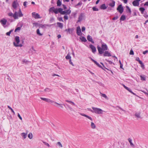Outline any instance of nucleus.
<instances>
[{"label": "nucleus", "instance_id": "864d4df0", "mask_svg": "<svg viewBox=\"0 0 148 148\" xmlns=\"http://www.w3.org/2000/svg\"><path fill=\"white\" fill-rule=\"evenodd\" d=\"M69 63L71 64L73 66H74V64H73V62H72V61H71V59H70L69 60Z\"/></svg>", "mask_w": 148, "mask_h": 148}, {"label": "nucleus", "instance_id": "3c124183", "mask_svg": "<svg viewBox=\"0 0 148 148\" xmlns=\"http://www.w3.org/2000/svg\"><path fill=\"white\" fill-rule=\"evenodd\" d=\"M22 62L23 63H25V64H27L28 61L26 60H22Z\"/></svg>", "mask_w": 148, "mask_h": 148}, {"label": "nucleus", "instance_id": "6e6d98bb", "mask_svg": "<svg viewBox=\"0 0 148 148\" xmlns=\"http://www.w3.org/2000/svg\"><path fill=\"white\" fill-rule=\"evenodd\" d=\"M118 17H119L118 16H116L115 17H113L112 18V20H116L118 18Z\"/></svg>", "mask_w": 148, "mask_h": 148}, {"label": "nucleus", "instance_id": "9d476101", "mask_svg": "<svg viewBox=\"0 0 148 148\" xmlns=\"http://www.w3.org/2000/svg\"><path fill=\"white\" fill-rule=\"evenodd\" d=\"M84 15V14L83 13H81L79 16L78 20L77 23L80 22L83 19Z\"/></svg>", "mask_w": 148, "mask_h": 148}, {"label": "nucleus", "instance_id": "6e6552de", "mask_svg": "<svg viewBox=\"0 0 148 148\" xmlns=\"http://www.w3.org/2000/svg\"><path fill=\"white\" fill-rule=\"evenodd\" d=\"M32 16L35 19L41 18L40 15L38 13H36L35 12H33L32 13Z\"/></svg>", "mask_w": 148, "mask_h": 148}, {"label": "nucleus", "instance_id": "dca6fc26", "mask_svg": "<svg viewBox=\"0 0 148 148\" xmlns=\"http://www.w3.org/2000/svg\"><path fill=\"white\" fill-rule=\"evenodd\" d=\"M17 1H14L12 3V6L14 9H16L17 7Z\"/></svg>", "mask_w": 148, "mask_h": 148}, {"label": "nucleus", "instance_id": "0eeeda50", "mask_svg": "<svg viewBox=\"0 0 148 148\" xmlns=\"http://www.w3.org/2000/svg\"><path fill=\"white\" fill-rule=\"evenodd\" d=\"M40 99L44 101H45L49 103H53L54 102V101L51 100L50 99L46 98H43L41 97H40Z\"/></svg>", "mask_w": 148, "mask_h": 148}, {"label": "nucleus", "instance_id": "4d7b16f0", "mask_svg": "<svg viewBox=\"0 0 148 148\" xmlns=\"http://www.w3.org/2000/svg\"><path fill=\"white\" fill-rule=\"evenodd\" d=\"M57 144L59 145V146H60L61 147H62V144L60 142H58L57 143Z\"/></svg>", "mask_w": 148, "mask_h": 148}, {"label": "nucleus", "instance_id": "bb28decb", "mask_svg": "<svg viewBox=\"0 0 148 148\" xmlns=\"http://www.w3.org/2000/svg\"><path fill=\"white\" fill-rule=\"evenodd\" d=\"M129 143H130V145L132 147H134V145L132 142V140L130 138H129L128 139Z\"/></svg>", "mask_w": 148, "mask_h": 148}, {"label": "nucleus", "instance_id": "603ef678", "mask_svg": "<svg viewBox=\"0 0 148 148\" xmlns=\"http://www.w3.org/2000/svg\"><path fill=\"white\" fill-rule=\"evenodd\" d=\"M71 31V29H70V28H68L67 29H66L65 30V31L69 32V34H71V33H70Z\"/></svg>", "mask_w": 148, "mask_h": 148}, {"label": "nucleus", "instance_id": "774afa93", "mask_svg": "<svg viewBox=\"0 0 148 148\" xmlns=\"http://www.w3.org/2000/svg\"><path fill=\"white\" fill-rule=\"evenodd\" d=\"M143 16L145 18H147L148 17V15L146 14H145Z\"/></svg>", "mask_w": 148, "mask_h": 148}, {"label": "nucleus", "instance_id": "4be33fe9", "mask_svg": "<svg viewBox=\"0 0 148 148\" xmlns=\"http://www.w3.org/2000/svg\"><path fill=\"white\" fill-rule=\"evenodd\" d=\"M23 16V14H22L21 9H19V12L17 13V16L21 17H22Z\"/></svg>", "mask_w": 148, "mask_h": 148}, {"label": "nucleus", "instance_id": "f03ea898", "mask_svg": "<svg viewBox=\"0 0 148 148\" xmlns=\"http://www.w3.org/2000/svg\"><path fill=\"white\" fill-rule=\"evenodd\" d=\"M15 40L16 43L15 42H13V44L14 46L16 47H21L23 46V45L22 44H19L20 42L19 37V36H16L15 37Z\"/></svg>", "mask_w": 148, "mask_h": 148}, {"label": "nucleus", "instance_id": "f8f14e48", "mask_svg": "<svg viewBox=\"0 0 148 148\" xmlns=\"http://www.w3.org/2000/svg\"><path fill=\"white\" fill-rule=\"evenodd\" d=\"M103 56H108L110 57L111 56V55L110 53L108 51H106L103 53Z\"/></svg>", "mask_w": 148, "mask_h": 148}, {"label": "nucleus", "instance_id": "a19ab883", "mask_svg": "<svg viewBox=\"0 0 148 148\" xmlns=\"http://www.w3.org/2000/svg\"><path fill=\"white\" fill-rule=\"evenodd\" d=\"M37 34L39 35V36H42V34L40 33V30L39 29H38L36 30Z\"/></svg>", "mask_w": 148, "mask_h": 148}, {"label": "nucleus", "instance_id": "1a4fd4ad", "mask_svg": "<svg viewBox=\"0 0 148 148\" xmlns=\"http://www.w3.org/2000/svg\"><path fill=\"white\" fill-rule=\"evenodd\" d=\"M76 33L78 36H81L82 35V33L80 27L79 26L77 27L76 29Z\"/></svg>", "mask_w": 148, "mask_h": 148}, {"label": "nucleus", "instance_id": "0e129e2a", "mask_svg": "<svg viewBox=\"0 0 148 148\" xmlns=\"http://www.w3.org/2000/svg\"><path fill=\"white\" fill-rule=\"evenodd\" d=\"M148 52V50H147L145 51H144L143 53V54H145L146 53H147Z\"/></svg>", "mask_w": 148, "mask_h": 148}, {"label": "nucleus", "instance_id": "680f3d73", "mask_svg": "<svg viewBox=\"0 0 148 148\" xmlns=\"http://www.w3.org/2000/svg\"><path fill=\"white\" fill-rule=\"evenodd\" d=\"M85 27H83L82 28V32H84V31L85 30Z\"/></svg>", "mask_w": 148, "mask_h": 148}, {"label": "nucleus", "instance_id": "4c0bfd02", "mask_svg": "<svg viewBox=\"0 0 148 148\" xmlns=\"http://www.w3.org/2000/svg\"><path fill=\"white\" fill-rule=\"evenodd\" d=\"M13 30L11 29L9 32L6 33V34L7 36H10L11 33L13 32Z\"/></svg>", "mask_w": 148, "mask_h": 148}, {"label": "nucleus", "instance_id": "f257e3e1", "mask_svg": "<svg viewBox=\"0 0 148 148\" xmlns=\"http://www.w3.org/2000/svg\"><path fill=\"white\" fill-rule=\"evenodd\" d=\"M101 48L99 46L97 47L99 53L100 54H102L104 53V51L107 50L108 49V47L106 44L102 42H101Z\"/></svg>", "mask_w": 148, "mask_h": 148}, {"label": "nucleus", "instance_id": "2f4dec72", "mask_svg": "<svg viewBox=\"0 0 148 148\" xmlns=\"http://www.w3.org/2000/svg\"><path fill=\"white\" fill-rule=\"evenodd\" d=\"M65 58L66 59H71V57L70 55L69 54V53L67 54V55L66 56Z\"/></svg>", "mask_w": 148, "mask_h": 148}, {"label": "nucleus", "instance_id": "c756f323", "mask_svg": "<svg viewBox=\"0 0 148 148\" xmlns=\"http://www.w3.org/2000/svg\"><path fill=\"white\" fill-rule=\"evenodd\" d=\"M57 6H60L62 4L61 2L60 1V0H58L57 2Z\"/></svg>", "mask_w": 148, "mask_h": 148}, {"label": "nucleus", "instance_id": "39448f33", "mask_svg": "<svg viewBox=\"0 0 148 148\" xmlns=\"http://www.w3.org/2000/svg\"><path fill=\"white\" fill-rule=\"evenodd\" d=\"M8 15L9 16L13 17L15 19L18 18L17 13L16 12H15L14 14L11 12H9Z\"/></svg>", "mask_w": 148, "mask_h": 148}, {"label": "nucleus", "instance_id": "b1692460", "mask_svg": "<svg viewBox=\"0 0 148 148\" xmlns=\"http://www.w3.org/2000/svg\"><path fill=\"white\" fill-rule=\"evenodd\" d=\"M80 39L82 42H86L87 41V40L86 38L84 36H82V37H80Z\"/></svg>", "mask_w": 148, "mask_h": 148}, {"label": "nucleus", "instance_id": "20e7f679", "mask_svg": "<svg viewBox=\"0 0 148 148\" xmlns=\"http://www.w3.org/2000/svg\"><path fill=\"white\" fill-rule=\"evenodd\" d=\"M92 108L94 111V112H95L96 114H100L102 113L103 110L100 108H95L94 107H92Z\"/></svg>", "mask_w": 148, "mask_h": 148}, {"label": "nucleus", "instance_id": "7c9ffc66", "mask_svg": "<svg viewBox=\"0 0 148 148\" xmlns=\"http://www.w3.org/2000/svg\"><path fill=\"white\" fill-rule=\"evenodd\" d=\"M21 134L24 139H25L27 137V134L25 133H22Z\"/></svg>", "mask_w": 148, "mask_h": 148}, {"label": "nucleus", "instance_id": "13d9d810", "mask_svg": "<svg viewBox=\"0 0 148 148\" xmlns=\"http://www.w3.org/2000/svg\"><path fill=\"white\" fill-rule=\"evenodd\" d=\"M62 6H63V9L64 10L66 9H67V7L64 4H62Z\"/></svg>", "mask_w": 148, "mask_h": 148}, {"label": "nucleus", "instance_id": "58836bf2", "mask_svg": "<svg viewBox=\"0 0 148 148\" xmlns=\"http://www.w3.org/2000/svg\"><path fill=\"white\" fill-rule=\"evenodd\" d=\"M28 137L30 139H31L32 138V133H29L28 135Z\"/></svg>", "mask_w": 148, "mask_h": 148}, {"label": "nucleus", "instance_id": "72a5a7b5", "mask_svg": "<svg viewBox=\"0 0 148 148\" xmlns=\"http://www.w3.org/2000/svg\"><path fill=\"white\" fill-rule=\"evenodd\" d=\"M59 8L57 9L56 8L55 9L54 8V10H53V12L56 14H57L58 13V12H59Z\"/></svg>", "mask_w": 148, "mask_h": 148}, {"label": "nucleus", "instance_id": "aec40b11", "mask_svg": "<svg viewBox=\"0 0 148 148\" xmlns=\"http://www.w3.org/2000/svg\"><path fill=\"white\" fill-rule=\"evenodd\" d=\"M52 25H50L48 24H40V27H41L42 28H43V27H45L46 28L47 27H50Z\"/></svg>", "mask_w": 148, "mask_h": 148}, {"label": "nucleus", "instance_id": "393cba45", "mask_svg": "<svg viewBox=\"0 0 148 148\" xmlns=\"http://www.w3.org/2000/svg\"><path fill=\"white\" fill-rule=\"evenodd\" d=\"M57 24L59 27L60 28H62L63 27V24L62 23L60 22H58L57 23Z\"/></svg>", "mask_w": 148, "mask_h": 148}, {"label": "nucleus", "instance_id": "6ab92c4d", "mask_svg": "<svg viewBox=\"0 0 148 148\" xmlns=\"http://www.w3.org/2000/svg\"><path fill=\"white\" fill-rule=\"evenodd\" d=\"M107 8V7L106 6L105 4H103L101 5L100 6V8L101 9L105 10Z\"/></svg>", "mask_w": 148, "mask_h": 148}, {"label": "nucleus", "instance_id": "49530a36", "mask_svg": "<svg viewBox=\"0 0 148 148\" xmlns=\"http://www.w3.org/2000/svg\"><path fill=\"white\" fill-rule=\"evenodd\" d=\"M45 92H49L51 90L48 88H46L44 90Z\"/></svg>", "mask_w": 148, "mask_h": 148}, {"label": "nucleus", "instance_id": "f704fd0d", "mask_svg": "<svg viewBox=\"0 0 148 148\" xmlns=\"http://www.w3.org/2000/svg\"><path fill=\"white\" fill-rule=\"evenodd\" d=\"M8 107L9 109L11 110L12 112L13 113V114L15 115V113L14 111L13 110V109L10 106H8Z\"/></svg>", "mask_w": 148, "mask_h": 148}, {"label": "nucleus", "instance_id": "2eb2a0df", "mask_svg": "<svg viewBox=\"0 0 148 148\" xmlns=\"http://www.w3.org/2000/svg\"><path fill=\"white\" fill-rule=\"evenodd\" d=\"M79 114L80 115H81L82 116H85L87 118H88V119H89L91 121H92V118L91 117H90L89 116H88L85 114H83V113H79Z\"/></svg>", "mask_w": 148, "mask_h": 148}, {"label": "nucleus", "instance_id": "473e14b6", "mask_svg": "<svg viewBox=\"0 0 148 148\" xmlns=\"http://www.w3.org/2000/svg\"><path fill=\"white\" fill-rule=\"evenodd\" d=\"M91 127L93 129H94L95 128L96 126L95 124L93 122L91 123Z\"/></svg>", "mask_w": 148, "mask_h": 148}, {"label": "nucleus", "instance_id": "c9c22d12", "mask_svg": "<svg viewBox=\"0 0 148 148\" xmlns=\"http://www.w3.org/2000/svg\"><path fill=\"white\" fill-rule=\"evenodd\" d=\"M65 101L68 102V103H69L74 106H75V103L73 102V101H69V100H65Z\"/></svg>", "mask_w": 148, "mask_h": 148}, {"label": "nucleus", "instance_id": "ddd939ff", "mask_svg": "<svg viewBox=\"0 0 148 148\" xmlns=\"http://www.w3.org/2000/svg\"><path fill=\"white\" fill-rule=\"evenodd\" d=\"M87 39L89 41L91 42L92 43L94 44V41L92 39V37L89 35H88L87 36Z\"/></svg>", "mask_w": 148, "mask_h": 148}, {"label": "nucleus", "instance_id": "5fc2aeb1", "mask_svg": "<svg viewBox=\"0 0 148 148\" xmlns=\"http://www.w3.org/2000/svg\"><path fill=\"white\" fill-rule=\"evenodd\" d=\"M106 61H107L108 62H109V64H111L112 63V62L111 61H110L107 59H106Z\"/></svg>", "mask_w": 148, "mask_h": 148}, {"label": "nucleus", "instance_id": "a878e982", "mask_svg": "<svg viewBox=\"0 0 148 148\" xmlns=\"http://www.w3.org/2000/svg\"><path fill=\"white\" fill-rule=\"evenodd\" d=\"M139 9L141 13L142 14H143L145 10V8L143 7H141L139 8Z\"/></svg>", "mask_w": 148, "mask_h": 148}, {"label": "nucleus", "instance_id": "09e8293b", "mask_svg": "<svg viewBox=\"0 0 148 148\" xmlns=\"http://www.w3.org/2000/svg\"><path fill=\"white\" fill-rule=\"evenodd\" d=\"M130 55H134V52L133 51V50L132 49H131L130 51Z\"/></svg>", "mask_w": 148, "mask_h": 148}, {"label": "nucleus", "instance_id": "e2e57ef3", "mask_svg": "<svg viewBox=\"0 0 148 148\" xmlns=\"http://www.w3.org/2000/svg\"><path fill=\"white\" fill-rule=\"evenodd\" d=\"M141 67L143 69H144L145 68L144 65L143 63H142V64H140Z\"/></svg>", "mask_w": 148, "mask_h": 148}, {"label": "nucleus", "instance_id": "7ed1b4c3", "mask_svg": "<svg viewBox=\"0 0 148 148\" xmlns=\"http://www.w3.org/2000/svg\"><path fill=\"white\" fill-rule=\"evenodd\" d=\"M59 13L62 14L69 15L71 13V11L70 9L67 10L63 11V9L59 8Z\"/></svg>", "mask_w": 148, "mask_h": 148}, {"label": "nucleus", "instance_id": "c03bdc74", "mask_svg": "<svg viewBox=\"0 0 148 148\" xmlns=\"http://www.w3.org/2000/svg\"><path fill=\"white\" fill-rule=\"evenodd\" d=\"M92 9L94 11H98L99 10V9L98 8H96L95 7H93Z\"/></svg>", "mask_w": 148, "mask_h": 148}, {"label": "nucleus", "instance_id": "37998d69", "mask_svg": "<svg viewBox=\"0 0 148 148\" xmlns=\"http://www.w3.org/2000/svg\"><path fill=\"white\" fill-rule=\"evenodd\" d=\"M126 7L127 9V10L128 11V12L130 13L131 14V11L129 7L127 6H126Z\"/></svg>", "mask_w": 148, "mask_h": 148}, {"label": "nucleus", "instance_id": "f3484780", "mask_svg": "<svg viewBox=\"0 0 148 148\" xmlns=\"http://www.w3.org/2000/svg\"><path fill=\"white\" fill-rule=\"evenodd\" d=\"M132 4L134 6H138L139 5V2L134 1L133 2Z\"/></svg>", "mask_w": 148, "mask_h": 148}, {"label": "nucleus", "instance_id": "5701e85b", "mask_svg": "<svg viewBox=\"0 0 148 148\" xmlns=\"http://www.w3.org/2000/svg\"><path fill=\"white\" fill-rule=\"evenodd\" d=\"M140 79L142 81H145L146 80L145 76V75H140Z\"/></svg>", "mask_w": 148, "mask_h": 148}, {"label": "nucleus", "instance_id": "8fccbe9b", "mask_svg": "<svg viewBox=\"0 0 148 148\" xmlns=\"http://www.w3.org/2000/svg\"><path fill=\"white\" fill-rule=\"evenodd\" d=\"M43 143L46 145L47 146L49 147H50V145H49V144L47 143L46 142H44V141H43Z\"/></svg>", "mask_w": 148, "mask_h": 148}, {"label": "nucleus", "instance_id": "338daca9", "mask_svg": "<svg viewBox=\"0 0 148 148\" xmlns=\"http://www.w3.org/2000/svg\"><path fill=\"white\" fill-rule=\"evenodd\" d=\"M58 20L60 21H62L63 22V20L62 19V17L59 18L58 19Z\"/></svg>", "mask_w": 148, "mask_h": 148}, {"label": "nucleus", "instance_id": "79ce46f5", "mask_svg": "<svg viewBox=\"0 0 148 148\" xmlns=\"http://www.w3.org/2000/svg\"><path fill=\"white\" fill-rule=\"evenodd\" d=\"M128 89H127V90H128L129 92H130V93L133 94V95H136V94L134 93L133 92H132V90H131V89L128 88Z\"/></svg>", "mask_w": 148, "mask_h": 148}, {"label": "nucleus", "instance_id": "4468645a", "mask_svg": "<svg viewBox=\"0 0 148 148\" xmlns=\"http://www.w3.org/2000/svg\"><path fill=\"white\" fill-rule=\"evenodd\" d=\"M0 22L2 25H5L7 23V20L5 18H3L0 20Z\"/></svg>", "mask_w": 148, "mask_h": 148}, {"label": "nucleus", "instance_id": "423d86ee", "mask_svg": "<svg viewBox=\"0 0 148 148\" xmlns=\"http://www.w3.org/2000/svg\"><path fill=\"white\" fill-rule=\"evenodd\" d=\"M117 10L120 13H122L123 12V8L121 4L119 5L117 8Z\"/></svg>", "mask_w": 148, "mask_h": 148}, {"label": "nucleus", "instance_id": "052dcab7", "mask_svg": "<svg viewBox=\"0 0 148 148\" xmlns=\"http://www.w3.org/2000/svg\"><path fill=\"white\" fill-rule=\"evenodd\" d=\"M64 19L68 20V16L66 15H65L64 16Z\"/></svg>", "mask_w": 148, "mask_h": 148}, {"label": "nucleus", "instance_id": "cd10ccee", "mask_svg": "<svg viewBox=\"0 0 148 148\" xmlns=\"http://www.w3.org/2000/svg\"><path fill=\"white\" fill-rule=\"evenodd\" d=\"M126 18L125 16L124 15H123L121 16L120 18V20L121 21H124Z\"/></svg>", "mask_w": 148, "mask_h": 148}, {"label": "nucleus", "instance_id": "a18cd8bd", "mask_svg": "<svg viewBox=\"0 0 148 148\" xmlns=\"http://www.w3.org/2000/svg\"><path fill=\"white\" fill-rule=\"evenodd\" d=\"M54 7H52L51 8H50V9L49 10V12H51V11H53V10H54Z\"/></svg>", "mask_w": 148, "mask_h": 148}, {"label": "nucleus", "instance_id": "e433bc0d", "mask_svg": "<svg viewBox=\"0 0 148 148\" xmlns=\"http://www.w3.org/2000/svg\"><path fill=\"white\" fill-rule=\"evenodd\" d=\"M100 93L101 94L102 96L104 97L105 99H106L108 100V98L107 97V96L105 94H102L101 93Z\"/></svg>", "mask_w": 148, "mask_h": 148}, {"label": "nucleus", "instance_id": "a211bd4d", "mask_svg": "<svg viewBox=\"0 0 148 148\" xmlns=\"http://www.w3.org/2000/svg\"><path fill=\"white\" fill-rule=\"evenodd\" d=\"M115 2L114 1L112 0V2L109 4V5L112 8H113L115 6Z\"/></svg>", "mask_w": 148, "mask_h": 148}, {"label": "nucleus", "instance_id": "c85d7f7f", "mask_svg": "<svg viewBox=\"0 0 148 148\" xmlns=\"http://www.w3.org/2000/svg\"><path fill=\"white\" fill-rule=\"evenodd\" d=\"M54 103H55L56 104L58 105H59V106L60 107L62 108H63V105H64L65 106V105L64 104H60V103H57L56 102H55Z\"/></svg>", "mask_w": 148, "mask_h": 148}, {"label": "nucleus", "instance_id": "69168bd1", "mask_svg": "<svg viewBox=\"0 0 148 148\" xmlns=\"http://www.w3.org/2000/svg\"><path fill=\"white\" fill-rule=\"evenodd\" d=\"M18 116L21 120H22V118L21 117V116L18 113Z\"/></svg>", "mask_w": 148, "mask_h": 148}, {"label": "nucleus", "instance_id": "9b49d317", "mask_svg": "<svg viewBox=\"0 0 148 148\" xmlns=\"http://www.w3.org/2000/svg\"><path fill=\"white\" fill-rule=\"evenodd\" d=\"M90 48L91 49L92 53H95L96 51V47L94 45L90 44L89 45Z\"/></svg>", "mask_w": 148, "mask_h": 148}, {"label": "nucleus", "instance_id": "ea45409f", "mask_svg": "<svg viewBox=\"0 0 148 148\" xmlns=\"http://www.w3.org/2000/svg\"><path fill=\"white\" fill-rule=\"evenodd\" d=\"M95 63L98 67L101 68L102 69L104 70V69H103V68L96 61Z\"/></svg>", "mask_w": 148, "mask_h": 148}, {"label": "nucleus", "instance_id": "412c9836", "mask_svg": "<svg viewBox=\"0 0 148 148\" xmlns=\"http://www.w3.org/2000/svg\"><path fill=\"white\" fill-rule=\"evenodd\" d=\"M140 112H136L135 114V116L138 118H140Z\"/></svg>", "mask_w": 148, "mask_h": 148}, {"label": "nucleus", "instance_id": "de8ad7c7", "mask_svg": "<svg viewBox=\"0 0 148 148\" xmlns=\"http://www.w3.org/2000/svg\"><path fill=\"white\" fill-rule=\"evenodd\" d=\"M21 29V28L20 27H18L15 29L14 32H15L18 30H20Z\"/></svg>", "mask_w": 148, "mask_h": 148}, {"label": "nucleus", "instance_id": "bf43d9fd", "mask_svg": "<svg viewBox=\"0 0 148 148\" xmlns=\"http://www.w3.org/2000/svg\"><path fill=\"white\" fill-rule=\"evenodd\" d=\"M27 3V2L26 1L24 2L23 4L24 6L25 7H26V4Z\"/></svg>", "mask_w": 148, "mask_h": 148}]
</instances>
